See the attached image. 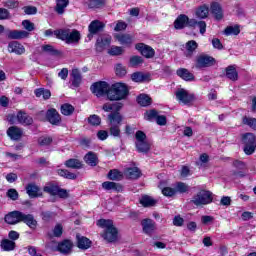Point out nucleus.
I'll return each mask as SVG.
<instances>
[{
  "label": "nucleus",
  "instance_id": "obj_1",
  "mask_svg": "<svg viewBox=\"0 0 256 256\" xmlns=\"http://www.w3.org/2000/svg\"><path fill=\"white\" fill-rule=\"evenodd\" d=\"M96 225L101 227V229H104V233L101 234V237H103L105 241L113 243L117 240L119 231L115 225H113V220L100 219L97 221Z\"/></svg>",
  "mask_w": 256,
  "mask_h": 256
},
{
  "label": "nucleus",
  "instance_id": "obj_2",
  "mask_svg": "<svg viewBox=\"0 0 256 256\" xmlns=\"http://www.w3.org/2000/svg\"><path fill=\"white\" fill-rule=\"evenodd\" d=\"M127 97H129V86L125 83H114L108 90L109 101H123Z\"/></svg>",
  "mask_w": 256,
  "mask_h": 256
},
{
  "label": "nucleus",
  "instance_id": "obj_3",
  "mask_svg": "<svg viewBox=\"0 0 256 256\" xmlns=\"http://www.w3.org/2000/svg\"><path fill=\"white\" fill-rule=\"evenodd\" d=\"M55 35L58 39L65 41L68 45L79 43V41H81V33L77 30H58L55 32Z\"/></svg>",
  "mask_w": 256,
  "mask_h": 256
},
{
  "label": "nucleus",
  "instance_id": "obj_4",
  "mask_svg": "<svg viewBox=\"0 0 256 256\" xmlns=\"http://www.w3.org/2000/svg\"><path fill=\"white\" fill-rule=\"evenodd\" d=\"M108 121L110 123V133L113 137H119L121 130L119 127L121 126V121H123V117L119 112L112 113L108 115Z\"/></svg>",
  "mask_w": 256,
  "mask_h": 256
},
{
  "label": "nucleus",
  "instance_id": "obj_5",
  "mask_svg": "<svg viewBox=\"0 0 256 256\" xmlns=\"http://www.w3.org/2000/svg\"><path fill=\"white\" fill-rule=\"evenodd\" d=\"M185 27H197V20L189 19V16L180 14L174 21L175 29H185Z\"/></svg>",
  "mask_w": 256,
  "mask_h": 256
},
{
  "label": "nucleus",
  "instance_id": "obj_6",
  "mask_svg": "<svg viewBox=\"0 0 256 256\" xmlns=\"http://www.w3.org/2000/svg\"><path fill=\"white\" fill-rule=\"evenodd\" d=\"M136 148L139 153H147L151 149V144L147 141V135L143 131L136 132Z\"/></svg>",
  "mask_w": 256,
  "mask_h": 256
},
{
  "label": "nucleus",
  "instance_id": "obj_7",
  "mask_svg": "<svg viewBox=\"0 0 256 256\" xmlns=\"http://www.w3.org/2000/svg\"><path fill=\"white\" fill-rule=\"evenodd\" d=\"M242 141L245 145L244 153L246 155H253L256 149V137L251 133H247L243 136Z\"/></svg>",
  "mask_w": 256,
  "mask_h": 256
},
{
  "label": "nucleus",
  "instance_id": "obj_8",
  "mask_svg": "<svg viewBox=\"0 0 256 256\" xmlns=\"http://www.w3.org/2000/svg\"><path fill=\"white\" fill-rule=\"evenodd\" d=\"M109 84L107 82H96L91 86V91L96 97H103V95H107L109 97Z\"/></svg>",
  "mask_w": 256,
  "mask_h": 256
},
{
  "label": "nucleus",
  "instance_id": "obj_9",
  "mask_svg": "<svg viewBox=\"0 0 256 256\" xmlns=\"http://www.w3.org/2000/svg\"><path fill=\"white\" fill-rule=\"evenodd\" d=\"M194 205H209L213 201V196H211L210 191L202 190L200 191L197 196H194L193 198Z\"/></svg>",
  "mask_w": 256,
  "mask_h": 256
},
{
  "label": "nucleus",
  "instance_id": "obj_10",
  "mask_svg": "<svg viewBox=\"0 0 256 256\" xmlns=\"http://www.w3.org/2000/svg\"><path fill=\"white\" fill-rule=\"evenodd\" d=\"M215 65V58L207 55H199L195 59L196 69H205L207 67H212Z\"/></svg>",
  "mask_w": 256,
  "mask_h": 256
},
{
  "label": "nucleus",
  "instance_id": "obj_11",
  "mask_svg": "<svg viewBox=\"0 0 256 256\" xmlns=\"http://www.w3.org/2000/svg\"><path fill=\"white\" fill-rule=\"evenodd\" d=\"M176 99L179 101V103H182L183 105H189L193 99H195V96L191 93H189L187 90L180 88L176 91Z\"/></svg>",
  "mask_w": 256,
  "mask_h": 256
},
{
  "label": "nucleus",
  "instance_id": "obj_12",
  "mask_svg": "<svg viewBox=\"0 0 256 256\" xmlns=\"http://www.w3.org/2000/svg\"><path fill=\"white\" fill-rule=\"evenodd\" d=\"M103 27H105V25H103V23L99 20H94L90 23V25L88 26V39L89 41H91V39H93V35H97V33H99V31H101L103 29Z\"/></svg>",
  "mask_w": 256,
  "mask_h": 256
},
{
  "label": "nucleus",
  "instance_id": "obj_13",
  "mask_svg": "<svg viewBox=\"0 0 256 256\" xmlns=\"http://www.w3.org/2000/svg\"><path fill=\"white\" fill-rule=\"evenodd\" d=\"M111 45V35L104 34L100 36L96 41V51H103L106 47Z\"/></svg>",
  "mask_w": 256,
  "mask_h": 256
},
{
  "label": "nucleus",
  "instance_id": "obj_14",
  "mask_svg": "<svg viewBox=\"0 0 256 256\" xmlns=\"http://www.w3.org/2000/svg\"><path fill=\"white\" fill-rule=\"evenodd\" d=\"M23 217V213L20 211H13L10 212L8 215L5 216V221L9 225H17V223H21Z\"/></svg>",
  "mask_w": 256,
  "mask_h": 256
},
{
  "label": "nucleus",
  "instance_id": "obj_15",
  "mask_svg": "<svg viewBox=\"0 0 256 256\" xmlns=\"http://www.w3.org/2000/svg\"><path fill=\"white\" fill-rule=\"evenodd\" d=\"M136 49L137 51H140L141 55L146 57V59H151V57L155 56V50L150 46L145 45L144 43L136 44Z\"/></svg>",
  "mask_w": 256,
  "mask_h": 256
},
{
  "label": "nucleus",
  "instance_id": "obj_16",
  "mask_svg": "<svg viewBox=\"0 0 256 256\" xmlns=\"http://www.w3.org/2000/svg\"><path fill=\"white\" fill-rule=\"evenodd\" d=\"M9 53H15V55H23L25 53V46L18 41H12L8 44Z\"/></svg>",
  "mask_w": 256,
  "mask_h": 256
},
{
  "label": "nucleus",
  "instance_id": "obj_17",
  "mask_svg": "<svg viewBox=\"0 0 256 256\" xmlns=\"http://www.w3.org/2000/svg\"><path fill=\"white\" fill-rule=\"evenodd\" d=\"M141 225L143 232L146 233V235H152L153 231L156 229L155 221L149 218L142 220Z\"/></svg>",
  "mask_w": 256,
  "mask_h": 256
},
{
  "label": "nucleus",
  "instance_id": "obj_18",
  "mask_svg": "<svg viewBox=\"0 0 256 256\" xmlns=\"http://www.w3.org/2000/svg\"><path fill=\"white\" fill-rule=\"evenodd\" d=\"M7 37L14 40L27 39L29 32L25 30H10L7 33Z\"/></svg>",
  "mask_w": 256,
  "mask_h": 256
},
{
  "label": "nucleus",
  "instance_id": "obj_19",
  "mask_svg": "<svg viewBox=\"0 0 256 256\" xmlns=\"http://www.w3.org/2000/svg\"><path fill=\"white\" fill-rule=\"evenodd\" d=\"M46 118L51 125H59V123H61V116L55 109L48 110L46 113Z\"/></svg>",
  "mask_w": 256,
  "mask_h": 256
},
{
  "label": "nucleus",
  "instance_id": "obj_20",
  "mask_svg": "<svg viewBox=\"0 0 256 256\" xmlns=\"http://www.w3.org/2000/svg\"><path fill=\"white\" fill-rule=\"evenodd\" d=\"M7 135L12 139V141H19L23 137V130L17 126H11L7 130Z\"/></svg>",
  "mask_w": 256,
  "mask_h": 256
},
{
  "label": "nucleus",
  "instance_id": "obj_21",
  "mask_svg": "<svg viewBox=\"0 0 256 256\" xmlns=\"http://www.w3.org/2000/svg\"><path fill=\"white\" fill-rule=\"evenodd\" d=\"M26 192L31 197L34 199L35 197H42L43 192L41 191V188L35 184H28L26 187Z\"/></svg>",
  "mask_w": 256,
  "mask_h": 256
},
{
  "label": "nucleus",
  "instance_id": "obj_22",
  "mask_svg": "<svg viewBox=\"0 0 256 256\" xmlns=\"http://www.w3.org/2000/svg\"><path fill=\"white\" fill-rule=\"evenodd\" d=\"M131 79L134 83H145L151 81V75L149 73L135 72L131 75Z\"/></svg>",
  "mask_w": 256,
  "mask_h": 256
},
{
  "label": "nucleus",
  "instance_id": "obj_23",
  "mask_svg": "<svg viewBox=\"0 0 256 256\" xmlns=\"http://www.w3.org/2000/svg\"><path fill=\"white\" fill-rule=\"evenodd\" d=\"M210 11L217 21L223 19V8H221V4L213 2L210 6Z\"/></svg>",
  "mask_w": 256,
  "mask_h": 256
},
{
  "label": "nucleus",
  "instance_id": "obj_24",
  "mask_svg": "<svg viewBox=\"0 0 256 256\" xmlns=\"http://www.w3.org/2000/svg\"><path fill=\"white\" fill-rule=\"evenodd\" d=\"M114 37L120 45H131V43H133V36L129 34H116Z\"/></svg>",
  "mask_w": 256,
  "mask_h": 256
},
{
  "label": "nucleus",
  "instance_id": "obj_25",
  "mask_svg": "<svg viewBox=\"0 0 256 256\" xmlns=\"http://www.w3.org/2000/svg\"><path fill=\"white\" fill-rule=\"evenodd\" d=\"M23 223H26L30 229H35L37 227V220L31 214H23L22 213V220Z\"/></svg>",
  "mask_w": 256,
  "mask_h": 256
},
{
  "label": "nucleus",
  "instance_id": "obj_26",
  "mask_svg": "<svg viewBox=\"0 0 256 256\" xmlns=\"http://www.w3.org/2000/svg\"><path fill=\"white\" fill-rule=\"evenodd\" d=\"M195 15L198 19H207V17H209V6L205 4L199 6L195 11Z\"/></svg>",
  "mask_w": 256,
  "mask_h": 256
},
{
  "label": "nucleus",
  "instance_id": "obj_27",
  "mask_svg": "<svg viewBox=\"0 0 256 256\" xmlns=\"http://www.w3.org/2000/svg\"><path fill=\"white\" fill-rule=\"evenodd\" d=\"M71 249H73V242L69 240H64L58 244V251H60V253L67 254Z\"/></svg>",
  "mask_w": 256,
  "mask_h": 256
},
{
  "label": "nucleus",
  "instance_id": "obj_28",
  "mask_svg": "<svg viewBox=\"0 0 256 256\" xmlns=\"http://www.w3.org/2000/svg\"><path fill=\"white\" fill-rule=\"evenodd\" d=\"M77 245L79 249L87 250L91 247V240L84 236H77Z\"/></svg>",
  "mask_w": 256,
  "mask_h": 256
},
{
  "label": "nucleus",
  "instance_id": "obj_29",
  "mask_svg": "<svg viewBox=\"0 0 256 256\" xmlns=\"http://www.w3.org/2000/svg\"><path fill=\"white\" fill-rule=\"evenodd\" d=\"M177 75H178V77H181V79H183L184 81H193L195 79L193 74L185 68L178 69Z\"/></svg>",
  "mask_w": 256,
  "mask_h": 256
},
{
  "label": "nucleus",
  "instance_id": "obj_30",
  "mask_svg": "<svg viewBox=\"0 0 256 256\" xmlns=\"http://www.w3.org/2000/svg\"><path fill=\"white\" fill-rule=\"evenodd\" d=\"M125 175L128 179H139L141 177V170L139 168H128L125 170Z\"/></svg>",
  "mask_w": 256,
  "mask_h": 256
},
{
  "label": "nucleus",
  "instance_id": "obj_31",
  "mask_svg": "<svg viewBox=\"0 0 256 256\" xmlns=\"http://www.w3.org/2000/svg\"><path fill=\"white\" fill-rule=\"evenodd\" d=\"M17 119L22 125H31L33 123V118L27 115V113L19 112L17 114Z\"/></svg>",
  "mask_w": 256,
  "mask_h": 256
},
{
  "label": "nucleus",
  "instance_id": "obj_32",
  "mask_svg": "<svg viewBox=\"0 0 256 256\" xmlns=\"http://www.w3.org/2000/svg\"><path fill=\"white\" fill-rule=\"evenodd\" d=\"M140 204L143 205V207H154V205H157V200L153 199L151 196H142L140 199Z\"/></svg>",
  "mask_w": 256,
  "mask_h": 256
},
{
  "label": "nucleus",
  "instance_id": "obj_33",
  "mask_svg": "<svg viewBox=\"0 0 256 256\" xmlns=\"http://www.w3.org/2000/svg\"><path fill=\"white\" fill-rule=\"evenodd\" d=\"M226 77L231 81H237V79H239V74L237 73L235 66H229L226 68Z\"/></svg>",
  "mask_w": 256,
  "mask_h": 256
},
{
  "label": "nucleus",
  "instance_id": "obj_34",
  "mask_svg": "<svg viewBox=\"0 0 256 256\" xmlns=\"http://www.w3.org/2000/svg\"><path fill=\"white\" fill-rule=\"evenodd\" d=\"M137 102L141 107H149L151 105V97L147 94H140L137 97Z\"/></svg>",
  "mask_w": 256,
  "mask_h": 256
},
{
  "label": "nucleus",
  "instance_id": "obj_35",
  "mask_svg": "<svg viewBox=\"0 0 256 256\" xmlns=\"http://www.w3.org/2000/svg\"><path fill=\"white\" fill-rule=\"evenodd\" d=\"M66 167H69L70 169H81L83 167V163L79 159H69L65 162Z\"/></svg>",
  "mask_w": 256,
  "mask_h": 256
},
{
  "label": "nucleus",
  "instance_id": "obj_36",
  "mask_svg": "<svg viewBox=\"0 0 256 256\" xmlns=\"http://www.w3.org/2000/svg\"><path fill=\"white\" fill-rule=\"evenodd\" d=\"M67 5H69V0H57L56 13H58L59 15H63L65 13Z\"/></svg>",
  "mask_w": 256,
  "mask_h": 256
},
{
  "label": "nucleus",
  "instance_id": "obj_37",
  "mask_svg": "<svg viewBox=\"0 0 256 256\" xmlns=\"http://www.w3.org/2000/svg\"><path fill=\"white\" fill-rule=\"evenodd\" d=\"M87 165H91V167H95L97 165V155L93 152H88L84 157Z\"/></svg>",
  "mask_w": 256,
  "mask_h": 256
},
{
  "label": "nucleus",
  "instance_id": "obj_38",
  "mask_svg": "<svg viewBox=\"0 0 256 256\" xmlns=\"http://www.w3.org/2000/svg\"><path fill=\"white\" fill-rule=\"evenodd\" d=\"M1 249H3V251H13L15 249V242L9 239H4L1 242Z\"/></svg>",
  "mask_w": 256,
  "mask_h": 256
},
{
  "label": "nucleus",
  "instance_id": "obj_39",
  "mask_svg": "<svg viewBox=\"0 0 256 256\" xmlns=\"http://www.w3.org/2000/svg\"><path fill=\"white\" fill-rule=\"evenodd\" d=\"M108 179L111 181H121L123 179V173L119 172V170H110L108 173Z\"/></svg>",
  "mask_w": 256,
  "mask_h": 256
},
{
  "label": "nucleus",
  "instance_id": "obj_40",
  "mask_svg": "<svg viewBox=\"0 0 256 256\" xmlns=\"http://www.w3.org/2000/svg\"><path fill=\"white\" fill-rule=\"evenodd\" d=\"M195 49H197V42H195L194 40L187 42L186 43V56L191 57V55H193V51H195Z\"/></svg>",
  "mask_w": 256,
  "mask_h": 256
},
{
  "label": "nucleus",
  "instance_id": "obj_41",
  "mask_svg": "<svg viewBox=\"0 0 256 256\" xmlns=\"http://www.w3.org/2000/svg\"><path fill=\"white\" fill-rule=\"evenodd\" d=\"M121 107H123V104L121 103H106L103 105V111H106L107 113H109V111H113L114 109L116 111H119V109H121Z\"/></svg>",
  "mask_w": 256,
  "mask_h": 256
},
{
  "label": "nucleus",
  "instance_id": "obj_42",
  "mask_svg": "<svg viewBox=\"0 0 256 256\" xmlns=\"http://www.w3.org/2000/svg\"><path fill=\"white\" fill-rule=\"evenodd\" d=\"M74 111H75V107H73V105L71 104L66 103L61 106L62 115H65V116L73 115Z\"/></svg>",
  "mask_w": 256,
  "mask_h": 256
},
{
  "label": "nucleus",
  "instance_id": "obj_43",
  "mask_svg": "<svg viewBox=\"0 0 256 256\" xmlns=\"http://www.w3.org/2000/svg\"><path fill=\"white\" fill-rule=\"evenodd\" d=\"M59 189V186L48 184L44 187V192L48 193V195H52L53 197L57 196V190Z\"/></svg>",
  "mask_w": 256,
  "mask_h": 256
},
{
  "label": "nucleus",
  "instance_id": "obj_44",
  "mask_svg": "<svg viewBox=\"0 0 256 256\" xmlns=\"http://www.w3.org/2000/svg\"><path fill=\"white\" fill-rule=\"evenodd\" d=\"M115 73L117 77H125L127 75V67L123 64H116Z\"/></svg>",
  "mask_w": 256,
  "mask_h": 256
},
{
  "label": "nucleus",
  "instance_id": "obj_45",
  "mask_svg": "<svg viewBox=\"0 0 256 256\" xmlns=\"http://www.w3.org/2000/svg\"><path fill=\"white\" fill-rule=\"evenodd\" d=\"M176 193H187L189 191V186L183 182H178L174 185Z\"/></svg>",
  "mask_w": 256,
  "mask_h": 256
},
{
  "label": "nucleus",
  "instance_id": "obj_46",
  "mask_svg": "<svg viewBox=\"0 0 256 256\" xmlns=\"http://www.w3.org/2000/svg\"><path fill=\"white\" fill-rule=\"evenodd\" d=\"M225 35H239L241 33V29L239 26H229L224 30Z\"/></svg>",
  "mask_w": 256,
  "mask_h": 256
},
{
  "label": "nucleus",
  "instance_id": "obj_47",
  "mask_svg": "<svg viewBox=\"0 0 256 256\" xmlns=\"http://www.w3.org/2000/svg\"><path fill=\"white\" fill-rule=\"evenodd\" d=\"M162 194L165 197H173V195H177V190H175V186L172 187H165L162 189Z\"/></svg>",
  "mask_w": 256,
  "mask_h": 256
},
{
  "label": "nucleus",
  "instance_id": "obj_48",
  "mask_svg": "<svg viewBox=\"0 0 256 256\" xmlns=\"http://www.w3.org/2000/svg\"><path fill=\"white\" fill-rule=\"evenodd\" d=\"M58 175H60V177H65V179H77L76 174H73L67 170H58Z\"/></svg>",
  "mask_w": 256,
  "mask_h": 256
},
{
  "label": "nucleus",
  "instance_id": "obj_49",
  "mask_svg": "<svg viewBox=\"0 0 256 256\" xmlns=\"http://www.w3.org/2000/svg\"><path fill=\"white\" fill-rule=\"evenodd\" d=\"M102 5H105V0H89L88 7L90 9H95L102 7Z\"/></svg>",
  "mask_w": 256,
  "mask_h": 256
},
{
  "label": "nucleus",
  "instance_id": "obj_50",
  "mask_svg": "<svg viewBox=\"0 0 256 256\" xmlns=\"http://www.w3.org/2000/svg\"><path fill=\"white\" fill-rule=\"evenodd\" d=\"M143 63V58L141 56H133L130 58L131 67H139Z\"/></svg>",
  "mask_w": 256,
  "mask_h": 256
},
{
  "label": "nucleus",
  "instance_id": "obj_51",
  "mask_svg": "<svg viewBox=\"0 0 256 256\" xmlns=\"http://www.w3.org/2000/svg\"><path fill=\"white\" fill-rule=\"evenodd\" d=\"M244 125H248V127H251V129H254L256 131V118H243Z\"/></svg>",
  "mask_w": 256,
  "mask_h": 256
},
{
  "label": "nucleus",
  "instance_id": "obj_52",
  "mask_svg": "<svg viewBox=\"0 0 256 256\" xmlns=\"http://www.w3.org/2000/svg\"><path fill=\"white\" fill-rule=\"evenodd\" d=\"M102 188L105 189V191H113L117 189V184H115V182L106 181L102 183Z\"/></svg>",
  "mask_w": 256,
  "mask_h": 256
},
{
  "label": "nucleus",
  "instance_id": "obj_53",
  "mask_svg": "<svg viewBox=\"0 0 256 256\" xmlns=\"http://www.w3.org/2000/svg\"><path fill=\"white\" fill-rule=\"evenodd\" d=\"M88 123H90V125H94V126L101 125V118L95 114L91 115L88 118Z\"/></svg>",
  "mask_w": 256,
  "mask_h": 256
},
{
  "label": "nucleus",
  "instance_id": "obj_54",
  "mask_svg": "<svg viewBox=\"0 0 256 256\" xmlns=\"http://www.w3.org/2000/svg\"><path fill=\"white\" fill-rule=\"evenodd\" d=\"M22 27L26 29V31H35V24L29 20L22 21Z\"/></svg>",
  "mask_w": 256,
  "mask_h": 256
},
{
  "label": "nucleus",
  "instance_id": "obj_55",
  "mask_svg": "<svg viewBox=\"0 0 256 256\" xmlns=\"http://www.w3.org/2000/svg\"><path fill=\"white\" fill-rule=\"evenodd\" d=\"M109 55H122L123 53V48L120 46H112L109 51Z\"/></svg>",
  "mask_w": 256,
  "mask_h": 256
},
{
  "label": "nucleus",
  "instance_id": "obj_56",
  "mask_svg": "<svg viewBox=\"0 0 256 256\" xmlns=\"http://www.w3.org/2000/svg\"><path fill=\"white\" fill-rule=\"evenodd\" d=\"M56 196L60 197V199H67V197H69V191L58 187V190L56 191Z\"/></svg>",
  "mask_w": 256,
  "mask_h": 256
},
{
  "label": "nucleus",
  "instance_id": "obj_57",
  "mask_svg": "<svg viewBox=\"0 0 256 256\" xmlns=\"http://www.w3.org/2000/svg\"><path fill=\"white\" fill-rule=\"evenodd\" d=\"M7 197H9V199H12V201H17L19 199V193L15 189H9L7 191Z\"/></svg>",
  "mask_w": 256,
  "mask_h": 256
},
{
  "label": "nucleus",
  "instance_id": "obj_58",
  "mask_svg": "<svg viewBox=\"0 0 256 256\" xmlns=\"http://www.w3.org/2000/svg\"><path fill=\"white\" fill-rule=\"evenodd\" d=\"M23 11L26 15H36L37 14V7L26 6V7L23 8Z\"/></svg>",
  "mask_w": 256,
  "mask_h": 256
},
{
  "label": "nucleus",
  "instance_id": "obj_59",
  "mask_svg": "<svg viewBox=\"0 0 256 256\" xmlns=\"http://www.w3.org/2000/svg\"><path fill=\"white\" fill-rule=\"evenodd\" d=\"M157 116H158V113L155 110H150L145 113V119H147V121H152V119H157Z\"/></svg>",
  "mask_w": 256,
  "mask_h": 256
},
{
  "label": "nucleus",
  "instance_id": "obj_60",
  "mask_svg": "<svg viewBox=\"0 0 256 256\" xmlns=\"http://www.w3.org/2000/svg\"><path fill=\"white\" fill-rule=\"evenodd\" d=\"M53 235L54 237H61V235H63V226L61 224H57L54 227Z\"/></svg>",
  "mask_w": 256,
  "mask_h": 256
},
{
  "label": "nucleus",
  "instance_id": "obj_61",
  "mask_svg": "<svg viewBox=\"0 0 256 256\" xmlns=\"http://www.w3.org/2000/svg\"><path fill=\"white\" fill-rule=\"evenodd\" d=\"M196 25L200 30V34L205 35V31H207V23H205V21H197Z\"/></svg>",
  "mask_w": 256,
  "mask_h": 256
},
{
  "label": "nucleus",
  "instance_id": "obj_62",
  "mask_svg": "<svg viewBox=\"0 0 256 256\" xmlns=\"http://www.w3.org/2000/svg\"><path fill=\"white\" fill-rule=\"evenodd\" d=\"M5 7H8V9H17L19 2H17V0H8L5 3Z\"/></svg>",
  "mask_w": 256,
  "mask_h": 256
},
{
  "label": "nucleus",
  "instance_id": "obj_63",
  "mask_svg": "<svg viewBox=\"0 0 256 256\" xmlns=\"http://www.w3.org/2000/svg\"><path fill=\"white\" fill-rule=\"evenodd\" d=\"M156 123L157 125H167V117H165L164 115H159L156 116Z\"/></svg>",
  "mask_w": 256,
  "mask_h": 256
},
{
  "label": "nucleus",
  "instance_id": "obj_64",
  "mask_svg": "<svg viewBox=\"0 0 256 256\" xmlns=\"http://www.w3.org/2000/svg\"><path fill=\"white\" fill-rule=\"evenodd\" d=\"M9 10L5 8H0V20L9 19Z\"/></svg>",
  "mask_w": 256,
  "mask_h": 256
}]
</instances>
